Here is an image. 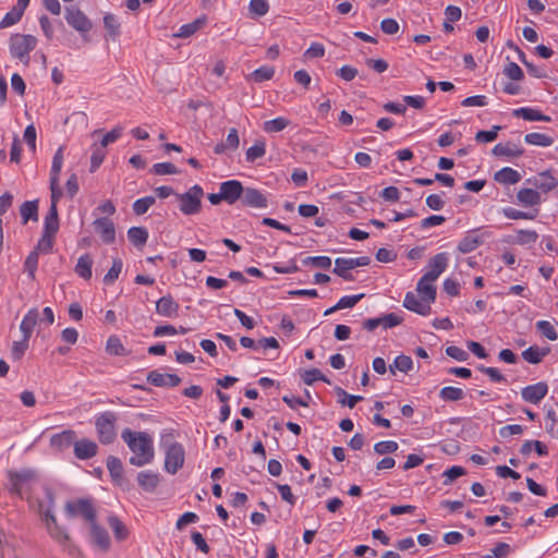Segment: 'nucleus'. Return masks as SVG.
Here are the masks:
<instances>
[{
    "mask_svg": "<svg viewBox=\"0 0 558 558\" xmlns=\"http://www.w3.org/2000/svg\"><path fill=\"white\" fill-rule=\"evenodd\" d=\"M122 439L135 453L130 458V463L135 466H143L154 460V447L151 437L145 432H132L125 428L121 433Z\"/></svg>",
    "mask_w": 558,
    "mask_h": 558,
    "instance_id": "1",
    "label": "nucleus"
},
{
    "mask_svg": "<svg viewBox=\"0 0 558 558\" xmlns=\"http://www.w3.org/2000/svg\"><path fill=\"white\" fill-rule=\"evenodd\" d=\"M7 475L10 482V493L17 496L28 493L32 483L37 480V473L32 469L9 470Z\"/></svg>",
    "mask_w": 558,
    "mask_h": 558,
    "instance_id": "2",
    "label": "nucleus"
},
{
    "mask_svg": "<svg viewBox=\"0 0 558 558\" xmlns=\"http://www.w3.org/2000/svg\"><path fill=\"white\" fill-rule=\"evenodd\" d=\"M118 416L116 413L107 411L101 413L95 422L98 439L101 444L108 445L113 442L117 437L116 422Z\"/></svg>",
    "mask_w": 558,
    "mask_h": 558,
    "instance_id": "3",
    "label": "nucleus"
},
{
    "mask_svg": "<svg viewBox=\"0 0 558 558\" xmlns=\"http://www.w3.org/2000/svg\"><path fill=\"white\" fill-rule=\"evenodd\" d=\"M175 195L180 202L179 208L184 215L191 216L201 211L202 197L204 196L202 186L195 184L187 192Z\"/></svg>",
    "mask_w": 558,
    "mask_h": 558,
    "instance_id": "4",
    "label": "nucleus"
},
{
    "mask_svg": "<svg viewBox=\"0 0 558 558\" xmlns=\"http://www.w3.org/2000/svg\"><path fill=\"white\" fill-rule=\"evenodd\" d=\"M37 40L32 35L12 36L10 43V51L14 58L20 59L23 63L27 64L29 61V52L35 48Z\"/></svg>",
    "mask_w": 558,
    "mask_h": 558,
    "instance_id": "5",
    "label": "nucleus"
},
{
    "mask_svg": "<svg viewBox=\"0 0 558 558\" xmlns=\"http://www.w3.org/2000/svg\"><path fill=\"white\" fill-rule=\"evenodd\" d=\"M166 446V458L165 469L170 474H175L184 464V449L183 446L177 441L168 444L163 441Z\"/></svg>",
    "mask_w": 558,
    "mask_h": 558,
    "instance_id": "6",
    "label": "nucleus"
},
{
    "mask_svg": "<svg viewBox=\"0 0 558 558\" xmlns=\"http://www.w3.org/2000/svg\"><path fill=\"white\" fill-rule=\"evenodd\" d=\"M65 511L70 517L82 515L89 524L96 521V510L89 499H77L65 505Z\"/></svg>",
    "mask_w": 558,
    "mask_h": 558,
    "instance_id": "7",
    "label": "nucleus"
},
{
    "mask_svg": "<svg viewBox=\"0 0 558 558\" xmlns=\"http://www.w3.org/2000/svg\"><path fill=\"white\" fill-rule=\"evenodd\" d=\"M64 17L69 25L81 33L89 32L92 28L89 19L77 8L66 7Z\"/></svg>",
    "mask_w": 558,
    "mask_h": 558,
    "instance_id": "8",
    "label": "nucleus"
},
{
    "mask_svg": "<svg viewBox=\"0 0 558 558\" xmlns=\"http://www.w3.org/2000/svg\"><path fill=\"white\" fill-rule=\"evenodd\" d=\"M244 186L238 180H229L225 181L220 184L219 190L222 193L225 202L232 205L236 201H241V196H243Z\"/></svg>",
    "mask_w": 558,
    "mask_h": 558,
    "instance_id": "9",
    "label": "nucleus"
},
{
    "mask_svg": "<svg viewBox=\"0 0 558 558\" xmlns=\"http://www.w3.org/2000/svg\"><path fill=\"white\" fill-rule=\"evenodd\" d=\"M243 206L253 208H265L268 205L267 197L257 189L244 187L241 196Z\"/></svg>",
    "mask_w": 558,
    "mask_h": 558,
    "instance_id": "10",
    "label": "nucleus"
},
{
    "mask_svg": "<svg viewBox=\"0 0 558 558\" xmlns=\"http://www.w3.org/2000/svg\"><path fill=\"white\" fill-rule=\"evenodd\" d=\"M547 391H548L547 384L541 381L535 385H530V386L524 387L521 390V396L524 401L533 403V404H537L545 398V396L547 395Z\"/></svg>",
    "mask_w": 558,
    "mask_h": 558,
    "instance_id": "11",
    "label": "nucleus"
},
{
    "mask_svg": "<svg viewBox=\"0 0 558 558\" xmlns=\"http://www.w3.org/2000/svg\"><path fill=\"white\" fill-rule=\"evenodd\" d=\"M93 225L105 243L111 244L116 241V228L112 220L107 217H101L97 218Z\"/></svg>",
    "mask_w": 558,
    "mask_h": 558,
    "instance_id": "12",
    "label": "nucleus"
},
{
    "mask_svg": "<svg viewBox=\"0 0 558 558\" xmlns=\"http://www.w3.org/2000/svg\"><path fill=\"white\" fill-rule=\"evenodd\" d=\"M147 381L156 387H177L181 384V378L175 374H162L158 371H151L147 375Z\"/></svg>",
    "mask_w": 558,
    "mask_h": 558,
    "instance_id": "13",
    "label": "nucleus"
},
{
    "mask_svg": "<svg viewBox=\"0 0 558 558\" xmlns=\"http://www.w3.org/2000/svg\"><path fill=\"white\" fill-rule=\"evenodd\" d=\"M448 265V256L446 253H438L428 262L429 270L425 274V279L436 280Z\"/></svg>",
    "mask_w": 558,
    "mask_h": 558,
    "instance_id": "14",
    "label": "nucleus"
},
{
    "mask_svg": "<svg viewBox=\"0 0 558 558\" xmlns=\"http://www.w3.org/2000/svg\"><path fill=\"white\" fill-rule=\"evenodd\" d=\"M403 306L416 314L422 316H427L430 314V303H426L423 300L420 301L418 298L413 292H408L404 296Z\"/></svg>",
    "mask_w": 558,
    "mask_h": 558,
    "instance_id": "15",
    "label": "nucleus"
},
{
    "mask_svg": "<svg viewBox=\"0 0 558 558\" xmlns=\"http://www.w3.org/2000/svg\"><path fill=\"white\" fill-rule=\"evenodd\" d=\"M98 446L89 439L74 441V454L80 460H87L97 454Z\"/></svg>",
    "mask_w": 558,
    "mask_h": 558,
    "instance_id": "16",
    "label": "nucleus"
},
{
    "mask_svg": "<svg viewBox=\"0 0 558 558\" xmlns=\"http://www.w3.org/2000/svg\"><path fill=\"white\" fill-rule=\"evenodd\" d=\"M179 308H180L179 304L173 300V298L170 294L160 298L156 302L157 314L165 316V317L178 316Z\"/></svg>",
    "mask_w": 558,
    "mask_h": 558,
    "instance_id": "17",
    "label": "nucleus"
},
{
    "mask_svg": "<svg viewBox=\"0 0 558 558\" xmlns=\"http://www.w3.org/2000/svg\"><path fill=\"white\" fill-rule=\"evenodd\" d=\"M76 439V433L72 429L63 430L59 434H54L50 438V446L57 450H63L74 445Z\"/></svg>",
    "mask_w": 558,
    "mask_h": 558,
    "instance_id": "18",
    "label": "nucleus"
},
{
    "mask_svg": "<svg viewBox=\"0 0 558 558\" xmlns=\"http://www.w3.org/2000/svg\"><path fill=\"white\" fill-rule=\"evenodd\" d=\"M90 534L94 544L101 550L107 551L110 548L111 542L108 532L99 526L96 521L90 523Z\"/></svg>",
    "mask_w": 558,
    "mask_h": 558,
    "instance_id": "19",
    "label": "nucleus"
},
{
    "mask_svg": "<svg viewBox=\"0 0 558 558\" xmlns=\"http://www.w3.org/2000/svg\"><path fill=\"white\" fill-rule=\"evenodd\" d=\"M159 482L160 475L153 471H142L137 474V484L145 492H154Z\"/></svg>",
    "mask_w": 558,
    "mask_h": 558,
    "instance_id": "20",
    "label": "nucleus"
},
{
    "mask_svg": "<svg viewBox=\"0 0 558 558\" xmlns=\"http://www.w3.org/2000/svg\"><path fill=\"white\" fill-rule=\"evenodd\" d=\"M523 153L524 149L522 147L511 142L499 143L493 148V154L498 157L517 158L522 156Z\"/></svg>",
    "mask_w": 558,
    "mask_h": 558,
    "instance_id": "21",
    "label": "nucleus"
},
{
    "mask_svg": "<svg viewBox=\"0 0 558 558\" xmlns=\"http://www.w3.org/2000/svg\"><path fill=\"white\" fill-rule=\"evenodd\" d=\"M435 280L425 279V275L418 280L416 291L426 303H433L436 300V288L433 284Z\"/></svg>",
    "mask_w": 558,
    "mask_h": 558,
    "instance_id": "22",
    "label": "nucleus"
},
{
    "mask_svg": "<svg viewBox=\"0 0 558 558\" xmlns=\"http://www.w3.org/2000/svg\"><path fill=\"white\" fill-rule=\"evenodd\" d=\"M512 114L514 117L522 118L526 121H543V122L551 121V118L549 116H545L539 110L530 108V107H522L519 109H514Z\"/></svg>",
    "mask_w": 558,
    "mask_h": 558,
    "instance_id": "23",
    "label": "nucleus"
},
{
    "mask_svg": "<svg viewBox=\"0 0 558 558\" xmlns=\"http://www.w3.org/2000/svg\"><path fill=\"white\" fill-rule=\"evenodd\" d=\"M529 183H532L536 189L542 190L543 192L553 191L557 186V180L549 173V171H544L538 174L537 178L533 180L529 179Z\"/></svg>",
    "mask_w": 558,
    "mask_h": 558,
    "instance_id": "24",
    "label": "nucleus"
},
{
    "mask_svg": "<svg viewBox=\"0 0 558 558\" xmlns=\"http://www.w3.org/2000/svg\"><path fill=\"white\" fill-rule=\"evenodd\" d=\"M39 318V312L37 308H32L27 312L23 318L20 330L23 333V338L31 339L34 327L36 326Z\"/></svg>",
    "mask_w": 558,
    "mask_h": 558,
    "instance_id": "25",
    "label": "nucleus"
},
{
    "mask_svg": "<svg viewBox=\"0 0 558 558\" xmlns=\"http://www.w3.org/2000/svg\"><path fill=\"white\" fill-rule=\"evenodd\" d=\"M20 215L23 225L29 220L38 221V199L24 202L20 207Z\"/></svg>",
    "mask_w": 558,
    "mask_h": 558,
    "instance_id": "26",
    "label": "nucleus"
},
{
    "mask_svg": "<svg viewBox=\"0 0 558 558\" xmlns=\"http://www.w3.org/2000/svg\"><path fill=\"white\" fill-rule=\"evenodd\" d=\"M549 352L550 349L548 347L539 348L537 345H532L522 352V357L531 364H538L546 355L549 354Z\"/></svg>",
    "mask_w": 558,
    "mask_h": 558,
    "instance_id": "27",
    "label": "nucleus"
},
{
    "mask_svg": "<svg viewBox=\"0 0 558 558\" xmlns=\"http://www.w3.org/2000/svg\"><path fill=\"white\" fill-rule=\"evenodd\" d=\"M483 239L474 232H468L465 236L459 242L458 250L462 254H466L476 250L483 244Z\"/></svg>",
    "mask_w": 558,
    "mask_h": 558,
    "instance_id": "28",
    "label": "nucleus"
},
{
    "mask_svg": "<svg viewBox=\"0 0 558 558\" xmlns=\"http://www.w3.org/2000/svg\"><path fill=\"white\" fill-rule=\"evenodd\" d=\"M494 180L501 184H515L521 180V174L509 167H505L494 174Z\"/></svg>",
    "mask_w": 558,
    "mask_h": 558,
    "instance_id": "29",
    "label": "nucleus"
},
{
    "mask_svg": "<svg viewBox=\"0 0 558 558\" xmlns=\"http://www.w3.org/2000/svg\"><path fill=\"white\" fill-rule=\"evenodd\" d=\"M59 230V216H58V208H49L48 214L45 217L44 221V232L47 235H54L57 234Z\"/></svg>",
    "mask_w": 558,
    "mask_h": 558,
    "instance_id": "30",
    "label": "nucleus"
},
{
    "mask_svg": "<svg viewBox=\"0 0 558 558\" xmlns=\"http://www.w3.org/2000/svg\"><path fill=\"white\" fill-rule=\"evenodd\" d=\"M517 198L523 206H535L542 201L541 194L533 189H521L517 194Z\"/></svg>",
    "mask_w": 558,
    "mask_h": 558,
    "instance_id": "31",
    "label": "nucleus"
},
{
    "mask_svg": "<svg viewBox=\"0 0 558 558\" xmlns=\"http://www.w3.org/2000/svg\"><path fill=\"white\" fill-rule=\"evenodd\" d=\"M92 266H93V258L89 254L82 255L76 263L75 266V272L77 276L85 280H89L92 278Z\"/></svg>",
    "mask_w": 558,
    "mask_h": 558,
    "instance_id": "32",
    "label": "nucleus"
},
{
    "mask_svg": "<svg viewBox=\"0 0 558 558\" xmlns=\"http://www.w3.org/2000/svg\"><path fill=\"white\" fill-rule=\"evenodd\" d=\"M206 22V16H201L189 24L182 25L175 36L180 38H187L205 26Z\"/></svg>",
    "mask_w": 558,
    "mask_h": 558,
    "instance_id": "33",
    "label": "nucleus"
},
{
    "mask_svg": "<svg viewBox=\"0 0 558 558\" xmlns=\"http://www.w3.org/2000/svg\"><path fill=\"white\" fill-rule=\"evenodd\" d=\"M349 258H336L335 260V268L332 269V272L341 277L342 279L347 281H353L354 277L350 272L351 269H353L352 265L349 264Z\"/></svg>",
    "mask_w": 558,
    "mask_h": 558,
    "instance_id": "34",
    "label": "nucleus"
},
{
    "mask_svg": "<svg viewBox=\"0 0 558 558\" xmlns=\"http://www.w3.org/2000/svg\"><path fill=\"white\" fill-rule=\"evenodd\" d=\"M128 238L133 245L142 247L147 242L148 231L144 227H132L128 231Z\"/></svg>",
    "mask_w": 558,
    "mask_h": 558,
    "instance_id": "35",
    "label": "nucleus"
},
{
    "mask_svg": "<svg viewBox=\"0 0 558 558\" xmlns=\"http://www.w3.org/2000/svg\"><path fill=\"white\" fill-rule=\"evenodd\" d=\"M106 352L110 355L125 356L129 351L125 349L118 336H110L106 343Z\"/></svg>",
    "mask_w": 558,
    "mask_h": 558,
    "instance_id": "36",
    "label": "nucleus"
},
{
    "mask_svg": "<svg viewBox=\"0 0 558 558\" xmlns=\"http://www.w3.org/2000/svg\"><path fill=\"white\" fill-rule=\"evenodd\" d=\"M525 143L534 146L548 147L554 144V138L544 133H527L524 136Z\"/></svg>",
    "mask_w": 558,
    "mask_h": 558,
    "instance_id": "37",
    "label": "nucleus"
},
{
    "mask_svg": "<svg viewBox=\"0 0 558 558\" xmlns=\"http://www.w3.org/2000/svg\"><path fill=\"white\" fill-rule=\"evenodd\" d=\"M108 524L111 527L114 537L118 541H124L129 536V531L124 523L116 515H110L108 518Z\"/></svg>",
    "mask_w": 558,
    "mask_h": 558,
    "instance_id": "38",
    "label": "nucleus"
},
{
    "mask_svg": "<svg viewBox=\"0 0 558 558\" xmlns=\"http://www.w3.org/2000/svg\"><path fill=\"white\" fill-rule=\"evenodd\" d=\"M266 154V143L264 140H257L255 144L250 147L245 153L247 162H254L256 159L264 157Z\"/></svg>",
    "mask_w": 558,
    "mask_h": 558,
    "instance_id": "39",
    "label": "nucleus"
},
{
    "mask_svg": "<svg viewBox=\"0 0 558 558\" xmlns=\"http://www.w3.org/2000/svg\"><path fill=\"white\" fill-rule=\"evenodd\" d=\"M413 367V361L410 356L408 355H399L395 359V362L392 365H390L389 367V371L391 374H396V369L402 372V373H408L412 369Z\"/></svg>",
    "mask_w": 558,
    "mask_h": 558,
    "instance_id": "40",
    "label": "nucleus"
},
{
    "mask_svg": "<svg viewBox=\"0 0 558 558\" xmlns=\"http://www.w3.org/2000/svg\"><path fill=\"white\" fill-rule=\"evenodd\" d=\"M24 11H25V9H23V8H21V7H19L16 4L2 19V21L0 22V28H5V27H9V26L14 25L15 23H17L22 19Z\"/></svg>",
    "mask_w": 558,
    "mask_h": 558,
    "instance_id": "41",
    "label": "nucleus"
},
{
    "mask_svg": "<svg viewBox=\"0 0 558 558\" xmlns=\"http://www.w3.org/2000/svg\"><path fill=\"white\" fill-rule=\"evenodd\" d=\"M107 468H108V471H109L111 477L114 481H119L122 478L123 465L119 458H117L114 456H109L107 459Z\"/></svg>",
    "mask_w": 558,
    "mask_h": 558,
    "instance_id": "42",
    "label": "nucleus"
},
{
    "mask_svg": "<svg viewBox=\"0 0 558 558\" xmlns=\"http://www.w3.org/2000/svg\"><path fill=\"white\" fill-rule=\"evenodd\" d=\"M275 69L272 66H260L259 69L253 71L248 78L254 81L255 83H262L265 81H269L274 77Z\"/></svg>",
    "mask_w": 558,
    "mask_h": 558,
    "instance_id": "43",
    "label": "nucleus"
},
{
    "mask_svg": "<svg viewBox=\"0 0 558 558\" xmlns=\"http://www.w3.org/2000/svg\"><path fill=\"white\" fill-rule=\"evenodd\" d=\"M104 26L108 32V35L112 38H117L120 36V23L113 14L107 13L104 16Z\"/></svg>",
    "mask_w": 558,
    "mask_h": 558,
    "instance_id": "44",
    "label": "nucleus"
},
{
    "mask_svg": "<svg viewBox=\"0 0 558 558\" xmlns=\"http://www.w3.org/2000/svg\"><path fill=\"white\" fill-rule=\"evenodd\" d=\"M439 397L444 401H459L464 398V392L461 388L447 386L439 391Z\"/></svg>",
    "mask_w": 558,
    "mask_h": 558,
    "instance_id": "45",
    "label": "nucleus"
},
{
    "mask_svg": "<svg viewBox=\"0 0 558 558\" xmlns=\"http://www.w3.org/2000/svg\"><path fill=\"white\" fill-rule=\"evenodd\" d=\"M290 124V121L286 118L279 117L264 123V131L267 133L280 132Z\"/></svg>",
    "mask_w": 558,
    "mask_h": 558,
    "instance_id": "46",
    "label": "nucleus"
},
{
    "mask_svg": "<svg viewBox=\"0 0 558 558\" xmlns=\"http://www.w3.org/2000/svg\"><path fill=\"white\" fill-rule=\"evenodd\" d=\"M250 13L253 17H260L267 14L269 4L267 0H251L248 5Z\"/></svg>",
    "mask_w": 558,
    "mask_h": 558,
    "instance_id": "47",
    "label": "nucleus"
},
{
    "mask_svg": "<svg viewBox=\"0 0 558 558\" xmlns=\"http://www.w3.org/2000/svg\"><path fill=\"white\" fill-rule=\"evenodd\" d=\"M123 263L120 258H113L112 266L104 277L106 284H112L121 274Z\"/></svg>",
    "mask_w": 558,
    "mask_h": 558,
    "instance_id": "48",
    "label": "nucleus"
},
{
    "mask_svg": "<svg viewBox=\"0 0 558 558\" xmlns=\"http://www.w3.org/2000/svg\"><path fill=\"white\" fill-rule=\"evenodd\" d=\"M156 199L154 196H146L140 199H136L133 203V211L135 215L141 216L147 213L150 206L155 204Z\"/></svg>",
    "mask_w": 558,
    "mask_h": 558,
    "instance_id": "49",
    "label": "nucleus"
},
{
    "mask_svg": "<svg viewBox=\"0 0 558 558\" xmlns=\"http://www.w3.org/2000/svg\"><path fill=\"white\" fill-rule=\"evenodd\" d=\"M302 379L308 386L313 385L316 380L330 384L329 379L318 368L305 371L302 375Z\"/></svg>",
    "mask_w": 558,
    "mask_h": 558,
    "instance_id": "50",
    "label": "nucleus"
},
{
    "mask_svg": "<svg viewBox=\"0 0 558 558\" xmlns=\"http://www.w3.org/2000/svg\"><path fill=\"white\" fill-rule=\"evenodd\" d=\"M54 243V235H47L46 233H43L41 238L39 239L37 245L33 251H37V254L44 253L48 254L51 252L52 246Z\"/></svg>",
    "mask_w": 558,
    "mask_h": 558,
    "instance_id": "51",
    "label": "nucleus"
},
{
    "mask_svg": "<svg viewBox=\"0 0 558 558\" xmlns=\"http://www.w3.org/2000/svg\"><path fill=\"white\" fill-rule=\"evenodd\" d=\"M537 330L547 339L554 341L558 338L557 331L554 326L547 320H539L536 323Z\"/></svg>",
    "mask_w": 558,
    "mask_h": 558,
    "instance_id": "52",
    "label": "nucleus"
},
{
    "mask_svg": "<svg viewBox=\"0 0 558 558\" xmlns=\"http://www.w3.org/2000/svg\"><path fill=\"white\" fill-rule=\"evenodd\" d=\"M48 531L50 535L60 544H65L70 542L69 534L61 526H59L58 523H48Z\"/></svg>",
    "mask_w": 558,
    "mask_h": 558,
    "instance_id": "53",
    "label": "nucleus"
},
{
    "mask_svg": "<svg viewBox=\"0 0 558 558\" xmlns=\"http://www.w3.org/2000/svg\"><path fill=\"white\" fill-rule=\"evenodd\" d=\"M37 251H32L25 259L24 269L27 271L31 279H35V272L38 266Z\"/></svg>",
    "mask_w": 558,
    "mask_h": 558,
    "instance_id": "54",
    "label": "nucleus"
},
{
    "mask_svg": "<svg viewBox=\"0 0 558 558\" xmlns=\"http://www.w3.org/2000/svg\"><path fill=\"white\" fill-rule=\"evenodd\" d=\"M538 234L533 230H519L517 232L515 242L520 245L535 243Z\"/></svg>",
    "mask_w": 558,
    "mask_h": 558,
    "instance_id": "55",
    "label": "nucleus"
},
{
    "mask_svg": "<svg viewBox=\"0 0 558 558\" xmlns=\"http://www.w3.org/2000/svg\"><path fill=\"white\" fill-rule=\"evenodd\" d=\"M28 339L23 338L21 341H14L11 349V356L13 360L19 361L23 357L28 349Z\"/></svg>",
    "mask_w": 558,
    "mask_h": 558,
    "instance_id": "56",
    "label": "nucleus"
},
{
    "mask_svg": "<svg viewBox=\"0 0 558 558\" xmlns=\"http://www.w3.org/2000/svg\"><path fill=\"white\" fill-rule=\"evenodd\" d=\"M62 165H63V147H59L53 156V159H52L50 178L59 179V174L61 172Z\"/></svg>",
    "mask_w": 558,
    "mask_h": 558,
    "instance_id": "57",
    "label": "nucleus"
},
{
    "mask_svg": "<svg viewBox=\"0 0 558 558\" xmlns=\"http://www.w3.org/2000/svg\"><path fill=\"white\" fill-rule=\"evenodd\" d=\"M402 322L403 318L396 313H389L379 317V326H383L385 329L396 327Z\"/></svg>",
    "mask_w": 558,
    "mask_h": 558,
    "instance_id": "58",
    "label": "nucleus"
},
{
    "mask_svg": "<svg viewBox=\"0 0 558 558\" xmlns=\"http://www.w3.org/2000/svg\"><path fill=\"white\" fill-rule=\"evenodd\" d=\"M374 450L377 454L392 453L398 450V444L393 440H385L375 444Z\"/></svg>",
    "mask_w": 558,
    "mask_h": 558,
    "instance_id": "59",
    "label": "nucleus"
},
{
    "mask_svg": "<svg viewBox=\"0 0 558 558\" xmlns=\"http://www.w3.org/2000/svg\"><path fill=\"white\" fill-rule=\"evenodd\" d=\"M504 73L507 77H509L510 80H513V81H521L523 77H524V74H523V71L521 70V68L514 63V62H509L505 69H504Z\"/></svg>",
    "mask_w": 558,
    "mask_h": 558,
    "instance_id": "60",
    "label": "nucleus"
},
{
    "mask_svg": "<svg viewBox=\"0 0 558 558\" xmlns=\"http://www.w3.org/2000/svg\"><path fill=\"white\" fill-rule=\"evenodd\" d=\"M151 171L157 175L175 174L179 172L177 167L171 162L155 163Z\"/></svg>",
    "mask_w": 558,
    "mask_h": 558,
    "instance_id": "61",
    "label": "nucleus"
},
{
    "mask_svg": "<svg viewBox=\"0 0 558 558\" xmlns=\"http://www.w3.org/2000/svg\"><path fill=\"white\" fill-rule=\"evenodd\" d=\"M106 157V150L99 146H95L90 157V172L96 171Z\"/></svg>",
    "mask_w": 558,
    "mask_h": 558,
    "instance_id": "62",
    "label": "nucleus"
},
{
    "mask_svg": "<svg viewBox=\"0 0 558 558\" xmlns=\"http://www.w3.org/2000/svg\"><path fill=\"white\" fill-rule=\"evenodd\" d=\"M123 128L117 125L110 132H108L100 141L99 147L106 148L109 144L116 142L122 135Z\"/></svg>",
    "mask_w": 558,
    "mask_h": 558,
    "instance_id": "63",
    "label": "nucleus"
},
{
    "mask_svg": "<svg viewBox=\"0 0 558 558\" xmlns=\"http://www.w3.org/2000/svg\"><path fill=\"white\" fill-rule=\"evenodd\" d=\"M477 369L481 373L487 375L490 378V380L494 383L506 381V377L496 367H488V366L481 365L477 367Z\"/></svg>",
    "mask_w": 558,
    "mask_h": 558,
    "instance_id": "64",
    "label": "nucleus"
}]
</instances>
